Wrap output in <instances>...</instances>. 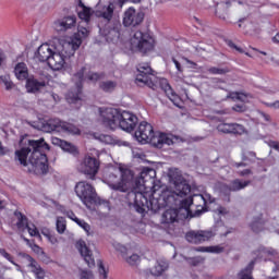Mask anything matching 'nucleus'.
I'll use <instances>...</instances> for the list:
<instances>
[{"label": "nucleus", "instance_id": "8fccbe9b", "mask_svg": "<svg viewBox=\"0 0 279 279\" xmlns=\"http://www.w3.org/2000/svg\"><path fill=\"white\" fill-rule=\"evenodd\" d=\"M217 130L222 134H232V123H221L217 126Z\"/></svg>", "mask_w": 279, "mask_h": 279}, {"label": "nucleus", "instance_id": "72a5a7b5", "mask_svg": "<svg viewBox=\"0 0 279 279\" xmlns=\"http://www.w3.org/2000/svg\"><path fill=\"white\" fill-rule=\"evenodd\" d=\"M60 128V123L57 120L50 119L41 124L43 132L51 133L56 132Z\"/></svg>", "mask_w": 279, "mask_h": 279}, {"label": "nucleus", "instance_id": "a18cd8bd", "mask_svg": "<svg viewBox=\"0 0 279 279\" xmlns=\"http://www.w3.org/2000/svg\"><path fill=\"white\" fill-rule=\"evenodd\" d=\"M56 226H57V232L59 234H64V232L66 231V220H64V217H58Z\"/></svg>", "mask_w": 279, "mask_h": 279}, {"label": "nucleus", "instance_id": "864d4df0", "mask_svg": "<svg viewBox=\"0 0 279 279\" xmlns=\"http://www.w3.org/2000/svg\"><path fill=\"white\" fill-rule=\"evenodd\" d=\"M137 71L154 74V70L151 69V65H149V63H140L137 65Z\"/></svg>", "mask_w": 279, "mask_h": 279}, {"label": "nucleus", "instance_id": "e433bc0d", "mask_svg": "<svg viewBox=\"0 0 279 279\" xmlns=\"http://www.w3.org/2000/svg\"><path fill=\"white\" fill-rule=\"evenodd\" d=\"M98 88L102 90V93H114L117 88V82L114 81H101L98 84Z\"/></svg>", "mask_w": 279, "mask_h": 279}, {"label": "nucleus", "instance_id": "423d86ee", "mask_svg": "<svg viewBox=\"0 0 279 279\" xmlns=\"http://www.w3.org/2000/svg\"><path fill=\"white\" fill-rule=\"evenodd\" d=\"M86 71H88V68H86V65H83L73 75L74 87H71L65 94V101L70 104V106H78V108L80 106H82V95H84V82H86L84 75L86 74Z\"/></svg>", "mask_w": 279, "mask_h": 279}, {"label": "nucleus", "instance_id": "2eb2a0df", "mask_svg": "<svg viewBox=\"0 0 279 279\" xmlns=\"http://www.w3.org/2000/svg\"><path fill=\"white\" fill-rule=\"evenodd\" d=\"M255 260H264V263H269L271 258L278 256V251L274 247H267L265 245H259L255 251H253Z\"/></svg>", "mask_w": 279, "mask_h": 279}, {"label": "nucleus", "instance_id": "338daca9", "mask_svg": "<svg viewBox=\"0 0 279 279\" xmlns=\"http://www.w3.org/2000/svg\"><path fill=\"white\" fill-rule=\"evenodd\" d=\"M19 256L21 258H25L29 264L34 263L36 259H34V257H32V255L24 253V252H20Z\"/></svg>", "mask_w": 279, "mask_h": 279}, {"label": "nucleus", "instance_id": "4c0bfd02", "mask_svg": "<svg viewBox=\"0 0 279 279\" xmlns=\"http://www.w3.org/2000/svg\"><path fill=\"white\" fill-rule=\"evenodd\" d=\"M61 129L63 130V132H68V134H74L76 136H80V134H82V131L80 130V128H77L73 123L63 122L61 124Z\"/></svg>", "mask_w": 279, "mask_h": 279}, {"label": "nucleus", "instance_id": "6e6552de", "mask_svg": "<svg viewBox=\"0 0 279 279\" xmlns=\"http://www.w3.org/2000/svg\"><path fill=\"white\" fill-rule=\"evenodd\" d=\"M170 184L173 185L174 193L178 197H186L191 193V183L182 175L178 169H170L168 172Z\"/></svg>", "mask_w": 279, "mask_h": 279}, {"label": "nucleus", "instance_id": "0eeeda50", "mask_svg": "<svg viewBox=\"0 0 279 279\" xmlns=\"http://www.w3.org/2000/svg\"><path fill=\"white\" fill-rule=\"evenodd\" d=\"M99 167H101V161L99 160V151L95 150L94 154L88 153L85 155L80 165V171L86 175L88 180H95L99 173Z\"/></svg>", "mask_w": 279, "mask_h": 279}, {"label": "nucleus", "instance_id": "5fc2aeb1", "mask_svg": "<svg viewBox=\"0 0 279 279\" xmlns=\"http://www.w3.org/2000/svg\"><path fill=\"white\" fill-rule=\"evenodd\" d=\"M75 223H77V226H80V228H83V230H85V232H89L90 231V225H88V222L75 217L74 219Z\"/></svg>", "mask_w": 279, "mask_h": 279}, {"label": "nucleus", "instance_id": "58836bf2", "mask_svg": "<svg viewBox=\"0 0 279 279\" xmlns=\"http://www.w3.org/2000/svg\"><path fill=\"white\" fill-rule=\"evenodd\" d=\"M219 191L222 195L223 202H227L228 204H230V195H232V193H233L232 187L230 185L223 183L219 186Z\"/></svg>", "mask_w": 279, "mask_h": 279}, {"label": "nucleus", "instance_id": "c9c22d12", "mask_svg": "<svg viewBox=\"0 0 279 279\" xmlns=\"http://www.w3.org/2000/svg\"><path fill=\"white\" fill-rule=\"evenodd\" d=\"M191 206H193V196L183 198L180 202L179 208H177V210H179V213H182V210H185L186 215H191Z\"/></svg>", "mask_w": 279, "mask_h": 279}, {"label": "nucleus", "instance_id": "9d476101", "mask_svg": "<svg viewBox=\"0 0 279 279\" xmlns=\"http://www.w3.org/2000/svg\"><path fill=\"white\" fill-rule=\"evenodd\" d=\"M75 193L81 199V202L86 206L87 208L89 206H93V202L95 201V197L97 195V192L95 191V187L90 185V183H86L84 181L78 182L75 186Z\"/></svg>", "mask_w": 279, "mask_h": 279}, {"label": "nucleus", "instance_id": "a878e982", "mask_svg": "<svg viewBox=\"0 0 279 279\" xmlns=\"http://www.w3.org/2000/svg\"><path fill=\"white\" fill-rule=\"evenodd\" d=\"M241 160L240 162H234L233 167L235 169H240V167H250V165H254L256 162V151H245L241 153Z\"/></svg>", "mask_w": 279, "mask_h": 279}, {"label": "nucleus", "instance_id": "c756f323", "mask_svg": "<svg viewBox=\"0 0 279 279\" xmlns=\"http://www.w3.org/2000/svg\"><path fill=\"white\" fill-rule=\"evenodd\" d=\"M88 34H89L88 28H86L82 25L77 26V35H75L76 43H74L72 45V47H73L72 56H73V53H75V49H80V45H82V38H88ZM77 36H82V37H77Z\"/></svg>", "mask_w": 279, "mask_h": 279}, {"label": "nucleus", "instance_id": "bf43d9fd", "mask_svg": "<svg viewBox=\"0 0 279 279\" xmlns=\"http://www.w3.org/2000/svg\"><path fill=\"white\" fill-rule=\"evenodd\" d=\"M81 279H95V276L90 270H81Z\"/></svg>", "mask_w": 279, "mask_h": 279}, {"label": "nucleus", "instance_id": "37998d69", "mask_svg": "<svg viewBox=\"0 0 279 279\" xmlns=\"http://www.w3.org/2000/svg\"><path fill=\"white\" fill-rule=\"evenodd\" d=\"M185 239L189 243H194V245H199V231H189L185 234Z\"/></svg>", "mask_w": 279, "mask_h": 279}, {"label": "nucleus", "instance_id": "0e129e2a", "mask_svg": "<svg viewBox=\"0 0 279 279\" xmlns=\"http://www.w3.org/2000/svg\"><path fill=\"white\" fill-rule=\"evenodd\" d=\"M31 250L35 252V254H45V251H43V247H40L36 242L33 240V246H31Z\"/></svg>", "mask_w": 279, "mask_h": 279}, {"label": "nucleus", "instance_id": "f257e3e1", "mask_svg": "<svg viewBox=\"0 0 279 279\" xmlns=\"http://www.w3.org/2000/svg\"><path fill=\"white\" fill-rule=\"evenodd\" d=\"M27 147H22L20 150L15 151V156L23 167H27V156L28 163L32 165L35 173L40 175H47L49 173V158L47 157V151H51V146L46 143L45 137L39 140H28Z\"/></svg>", "mask_w": 279, "mask_h": 279}, {"label": "nucleus", "instance_id": "13d9d810", "mask_svg": "<svg viewBox=\"0 0 279 279\" xmlns=\"http://www.w3.org/2000/svg\"><path fill=\"white\" fill-rule=\"evenodd\" d=\"M238 175H240V178H247V175H254V171H252L251 168H247V169L238 171Z\"/></svg>", "mask_w": 279, "mask_h": 279}, {"label": "nucleus", "instance_id": "603ef678", "mask_svg": "<svg viewBox=\"0 0 279 279\" xmlns=\"http://www.w3.org/2000/svg\"><path fill=\"white\" fill-rule=\"evenodd\" d=\"M226 248L223 246L214 245V246H207V253L208 254H221L223 253Z\"/></svg>", "mask_w": 279, "mask_h": 279}, {"label": "nucleus", "instance_id": "b1692460", "mask_svg": "<svg viewBox=\"0 0 279 279\" xmlns=\"http://www.w3.org/2000/svg\"><path fill=\"white\" fill-rule=\"evenodd\" d=\"M151 73L137 71V74L135 76V84L137 86H148V88H151L153 90H156V83L151 80Z\"/></svg>", "mask_w": 279, "mask_h": 279}, {"label": "nucleus", "instance_id": "6ab92c4d", "mask_svg": "<svg viewBox=\"0 0 279 279\" xmlns=\"http://www.w3.org/2000/svg\"><path fill=\"white\" fill-rule=\"evenodd\" d=\"M75 23H77V17L75 15H66L60 20H56L53 27L57 32H66V29L75 27Z\"/></svg>", "mask_w": 279, "mask_h": 279}, {"label": "nucleus", "instance_id": "774afa93", "mask_svg": "<svg viewBox=\"0 0 279 279\" xmlns=\"http://www.w3.org/2000/svg\"><path fill=\"white\" fill-rule=\"evenodd\" d=\"M227 99H238L239 101H241V94L239 92L229 93Z\"/></svg>", "mask_w": 279, "mask_h": 279}, {"label": "nucleus", "instance_id": "473e14b6", "mask_svg": "<svg viewBox=\"0 0 279 279\" xmlns=\"http://www.w3.org/2000/svg\"><path fill=\"white\" fill-rule=\"evenodd\" d=\"M250 184H252L251 180L241 181V179H235L231 181L230 186L233 193H236L238 191H243V189H246Z\"/></svg>", "mask_w": 279, "mask_h": 279}, {"label": "nucleus", "instance_id": "c85d7f7f", "mask_svg": "<svg viewBox=\"0 0 279 279\" xmlns=\"http://www.w3.org/2000/svg\"><path fill=\"white\" fill-rule=\"evenodd\" d=\"M13 73L20 82H25L29 75V69H27V64L25 62L16 63Z\"/></svg>", "mask_w": 279, "mask_h": 279}, {"label": "nucleus", "instance_id": "1a4fd4ad", "mask_svg": "<svg viewBox=\"0 0 279 279\" xmlns=\"http://www.w3.org/2000/svg\"><path fill=\"white\" fill-rule=\"evenodd\" d=\"M132 45H135L137 51L145 56L146 53H149V51H154L156 40L151 34L143 31H136L132 37Z\"/></svg>", "mask_w": 279, "mask_h": 279}, {"label": "nucleus", "instance_id": "7ed1b4c3", "mask_svg": "<svg viewBox=\"0 0 279 279\" xmlns=\"http://www.w3.org/2000/svg\"><path fill=\"white\" fill-rule=\"evenodd\" d=\"M102 125L109 130H123V132L132 133L138 125V117L130 111H121L114 108H107L102 113Z\"/></svg>", "mask_w": 279, "mask_h": 279}, {"label": "nucleus", "instance_id": "f3484780", "mask_svg": "<svg viewBox=\"0 0 279 279\" xmlns=\"http://www.w3.org/2000/svg\"><path fill=\"white\" fill-rule=\"evenodd\" d=\"M134 180V173L128 168L120 167V186L122 190H118L120 193H128L130 191V184Z\"/></svg>", "mask_w": 279, "mask_h": 279}, {"label": "nucleus", "instance_id": "ddd939ff", "mask_svg": "<svg viewBox=\"0 0 279 279\" xmlns=\"http://www.w3.org/2000/svg\"><path fill=\"white\" fill-rule=\"evenodd\" d=\"M76 250H78V253L81 254L82 258L85 260L87 267L89 269H93L95 267V258L93 257V251L86 245V241L83 239H80L75 243Z\"/></svg>", "mask_w": 279, "mask_h": 279}, {"label": "nucleus", "instance_id": "c03bdc74", "mask_svg": "<svg viewBox=\"0 0 279 279\" xmlns=\"http://www.w3.org/2000/svg\"><path fill=\"white\" fill-rule=\"evenodd\" d=\"M231 134H234L235 136L245 134V126L239 123H231Z\"/></svg>", "mask_w": 279, "mask_h": 279}, {"label": "nucleus", "instance_id": "4d7b16f0", "mask_svg": "<svg viewBox=\"0 0 279 279\" xmlns=\"http://www.w3.org/2000/svg\"><path fill=\"white\" fill-rule=\"evenodd\" d=\"M98 270L100 276H102L104 279H108V271L106 270V266H104V262L99 260L98 263Z\"/></svg>", "mask_w": 279, "mask_h": 279}, {"label": "nucleus", "instance_id": "69168bd1", "mask_svg": "<svg viewBox=\"0 0 279 279\" xmlns=\"http://www.w3.org/2000/svg\"><path fill=\"white\" fill-rule=\"evenodd\" d=\"M266 143H267L268 147H270L271 149H275L276 151H279V143H278V141L269 140Z\"/></svg>", "mask_w": 279, "mask_h": 279}, {"label": "nucleus", "instance_id": "49530a36", "mask_svg": "<svg viewBox=\"0 0 279 279\" xmlns=\"http://www.w3.org/2000/svg\"><path fill=\"white\" fill-rule=\"evenodd\" d=\"M0 82L1 84H4L5 90H12L14 88V82L10 80V75H0Z\"/></svg>", "mask_w": 279, "mask_h": 279}, {"label": "nucleus", "instance_id": "79ce46f5", "mask_svg": "<svg viewBox=\"0 0 279 279\" xmlns=\"http://www.w3.org/2000/svg\"><path fill=\"white\" fill-rule=\"evenodd\" d=\"M169 269V263L165 262V260H160L157 263V265L155 266V272L154 276H162L163 271H167Z\"/></svg>", "mask_w": 279, "mask_h": 279}, {"label": "nucleus", "instance_id": "4468645a", "mask_svg": "<svg viewBox=\"0 0 279 279\" xmlns=\"http://www.w3.org/2000/svg\"><path fill=\"white\" fill-rule=\"evenodd\" d=\"M14 215L15 217H17L16 228H19V230H27L31 236H38V239H40V231H38V228H36V225H33L34 229L29 227V222L25 214L21 211H15Z\"/></svg>", "mask_w": 279, "mask_h": 279}, {"label": "nucleus", "instance_id": "393cba45", "mask_svg": "<svg viewBox=\"0 0 279 279\" xmlns=\"http://www.w3.org/2000/svg\"><path fill=\"white\" fill-rule=\"evenodd\" d=\"M52 54L53 50L51 49V46H49V44H43L35 52V58L38 59L39 62H47L48 64Z\"/></svg>", "mask_w": 279, "mask_h": 279}, {"label": "nucleus", "instance_id": "4be33fe9", "mask_svg": "<svg viewBox=\"0 0 279 279\" xmlns=\"http://www.w3.org/2000/svg\"><path fill=\"white\" fill-rule=\"evenodd\" d=\"M52 145L60 147L62 151H65L66 154H71L72 156H77V154H80L77 146H75L73 143L61 140L59 137H52Z\"/></svg>", "mask_w": 279, "mask_h": 279}, {"label": "nucleus", "instance_id": "7c9ffc66", "mask_svg": "<svg viewBox=\"0 0 279 279\" xmlns=\"http://www.w3.org/2000/svg\"><path fill=\"white\" fill-rule=\"evenodd\" d=\"M97 140L100 141V143H105V145H119V147H121V145H124V147H128V142H121L114 138V136L112 135L100 134L98 135Z\"/></svg>", "mask_w": 279, "mask_h": 279}, {"label": "nucleus", "instance_id": "f8f14e48", "mask_svg": "<svg viewBox=\"0 0 279 279\" xmlns=\"http://www.w3.org/2000/svg\"><path fill=\"white\" fill-rule=\"evenodd\" d=\"M143 21H145V12L136 11L134 7H131L125 10L122 23L124 27H138Z\"/></svg>", "mask_w": 279, "mask_h": 279}, {"label": "nucleus", "instance_id": "dca6fc26", "mask_svg": "<svg viewBox=\"0 0 279 279\" xmlns=\"http://www.w3.org/2000/svg\"><path fill=\"white\" fill-rule=\"evenodd\" d=\"M25 82L26 93L29 95H38L47 86V81H38L34 75H31Z\"/></svg>", "mask_w": 279, "mask_h": 279}, {"label": "nucleus", "instance_id": "cd10ccee", "mask_svg": "<svg viewBox=\"0 0 279 279\" xmlns=\"http://www.w3.org/2000/svg\"><path fill=\"white\" fill-rule=\"evenodd\" d=\"M230 5H232V1L230 0H222L220 2H217L215 11L216 16H218V19H221L222 21H226V19H228V10Z\"/></svg>", "mask_w": 279, "mask_h": 279}, {"label": "nucleus", "instance_id": "ea45409f", "mask_svg": "<svg viewBox=\"0 0 279 279\" xmlns=\"http://www.w3.org/2000/svg\"><path fill=\"white\" fill-rule=\"evenodd\" d=\"M28 267H32L33 274H35L37 278H45V269H43V267L38 264V262H36V259L33 263L28 264Z\"/></svg>", "mask_w": 279, "mask_h": 279}, {"label": "nucleus", "instance_id": "6e6d98bb", "mask_svg": "<svg viewBox=\"0 0 279 279\" xmlns=\"http://www.w3.org/2000/svg\"><path fill=\"white\" fill-rule=\"evenodd\" d=\"M0 254H1V256H3V258L9 260V263H11V265L16 266V263L14 262V256H12L10 253L5 252V248H0Z\"/></svg>", "mask_w": 279, "mask_h": 279}, {"label": "nucleus", "instance_id": "aec40b11", "mask_svg": "<svg viewBox=\"0 0 279 279\" xmlns=\"http://www.w3.org/2000/svg\"><path fill=\"white\" fill-rule=\"evenodd\" d=\"M266 226L267 219H265V215H263V213L254 216L248 223V228L254 232V234H260V232H265Z\"/></svg>", "mask_w": 279, "mask_h": 279}, {"label": "nucleus", "instance_id": "20e7f679", "mask_svg": "<svg viewBox=\"0 0 279 279\" xmlns=\"http://www.w3.org/2000/svg\"><path fill=\"white\" fill-rule=\"evenodd\" d=\"M97 19H102L98 23L99 33L107 40H114L121 36V20L114 16V3L109 2L96 10Z\"/></svg>", "mask_w": 279, "mask_h": 279}, {"label": "nucleus", "instance_id": "f03ea898", "mask_svg": "<svg viewBox=\"0 0 279 279\" xmlns=\"http://www.w3.org/2000/svg\"><path fill=\"white\" fill-rule=\"evenodd\" d=\"M134 137L142 145H147V143H149L153 147H156V149H162L165 145H175V143H180L181 141L178 135L156 133L154 131V126L147 121H142L138 124V128L134 133Z\"/></svg>", "mask_w": 279, "mask_h": 279}, {"label": "nucleus", "instance_id": "3c124183", "mask_svg": "<svg viewBox=\"0 0 279 279\" xmlns=\"http://www.w3.org/2000/svg\"><path fill=\"white\" fill-rule=\"evenodd\" d=\"M125 260L129 265L134 267L141 263V256H138V254H132L130 257H125Z\"/></svg>", "mask_w": 279, "mask_h": 279}, {"label": "nucleus", "instance_id": "bb28decb", "mask_svg": "<svg viewBox=\"0 0 279 279\" xmlns=\"http://www.w3.org/2000/svg\"><path fill=\"white\" fill-rule=\"evenodd\" d=\"M182 217H180V209L169 208L166 209L161 216L162 223H178Z\"/></svg>", "mask_w": 279, "mask_h": 279}, {"label": "nucleus", "instance_id": "680f3d73", "mask_svg": "<svg viewBox=\"0 0 279 279\" xmlns=\"http://www.w3.org/2000/svg\"><path fill=\"white\" fill-rule=\"evenodd\" d=\"M171 60H172L173 64L175 65L178 73H184V68H182V63H180V61H178V59H175V57H172Z\"/></svg>", "mask_w": 279, "mask_h": 279}, {"label": "nucleus", "instance_id": "412c9836", "mask_svg": "<svg viewBox=\"0 0 279 279\" xmlns=\"http://www.w3.org/2000/svg\"><path fill=\"white\" fill-rule=\"evenodd\" d=\"M221 228H226V225L222 220H218L211 230H201L198 231V239L199 243H205V241H208L213 239V236L217 235V232L221 230Z\"/></svg>", "mask_w": 279, "mask_h": 279}, {"label": "nucleus", "instance_id": "5701e85b", "mask_svg": "<svg viewBox=\"0 0 279 279\" xmlns=\"http://www.w3.org/2000/svg\"><path fill=\"white\" fill-rule=\"evenodd\" d=\"M47 64L50 69H53V71H60L64 69V65L66 64V56L62 52L53 51Z\"/></svg>", "mask_w": 279, "mask_h": 279}, {"label": "nucleus", "instance_id": "9b49d317", "mask_svg": "<svg viewBox=\"0 0 279 279\" xmlns=\"http://www.w3.org/2000/svg\"><path fill=\"white\" fill-rule=\"evenodd\" d=\"M119 175H121V167L109 165L104 170V180L112 191H123V186L119 184Z\"/></svg>", "mask_w": 279, "mask_h": 279}, {"label": "nucleus", "instance_id": "39448f33", "mask_svg": "<svg viewBox=\"0 0 279 279\" xmlns=\"http://www.w3.org/2000/svg\"><path fill=\"white\" fill-rule=\"evenodd\" d=\"M129 197H133L134 202L129 203V207L133 208L138 215H145L146 210L151 213H160L162 208L167 207V199L165 196L149 197L145 196L142 192H131Z\"/></svg>", "mask_w": 279, "mask_h": 279}, {"label": "nucleus", "instance_id": "09e8293b", "mask_svg": "<svg viewBox=\"0 0 279 279\" xmlns=\"http://www.w3.org/2000/svg\"><path fill=\"white\" fill-rule=\"evenodd\" d=\"M230 70L228 68H217V66H211L208 69V73L211 75H226V73H229Z\"/></svg>", "mask_w": 279, "mask_h": 279}, {"label": "nucleus", "instance_id": "de8ad7c7", "mask_svg": "<svg viewBox=\"0 0 279 279\" xmlns=\"http://www.w3.org/2000/svg\"><path fill=\"white\" fill-rule=\"evenodd\" d=\"M92 204H95V206H104L105 208H108L110 210V201L104 199L99 197L97 194L94 201H92Z\"/></svg>", "mask_w": 279, "mask_h": 279}, {"label": "nucleus", "instance_id": "2f4dec72", "mask_svg": "<svg viewBox=\"0 0 279 279\" xmlns=\"http://www.w3.org/2000/svg\"><path fill=\"white\" fill-rule=\"evenodd\" d=\"M84 80H87V82H92V84H97V82L106 80V72L89 71L88 74L84 76Z\"/></svg>", "mask_w": 279, "mask_h": 279}, {"label": "nucleus", "instance_id": "a211bd4d", "mask_svg": "<svg viewBox=\"0 0 279 279\" xmlns=\"http://www.w3.org/2000/svg\"><path fill=\"white\" fill-rule=\"evenodd\" d=\"M159 86L163 93H166L168 99L172 101L173 106L177 108H180V96L173 90L171 87V84H169V81L167 78H161L159 82Z\"/></svg>", "mask_w": 279, "mask_h": 279}, {"label": "nucleus", "instance_id": "f704fd0d", "mask_svg": "<svg viewBox=\"0 0 279 279\" xmlns=\"http://www.w3.org/2000/svg\"><path fill=\"white\" fill-rule=\"evenodd\" d=\"M153 178H156V170L150 167H143L140 172V179L143 182H147V180H151Z\"/></svg>", "mask_w": 279, "mask_h": 279}, {"label": "nucleus", "instance_id": "052dcab7", "mask_svg": "<svg viewBox=\"0 0 279 279\" xmlns=\"http://www.w3.org/2000/svg\"><path fill=\"white\" fill-rule=\"evenodd\" d=\"M116 250L120 252V254L122 255V258H125L128 256V247H125L124 245L118 244L116 246Z\"/></svg>", "mask_w": 279, "mask_h": 279}, {"label": "nucleus", "instance_id": "e2e57ef3", "mask_svg": "<svg viewBox=\"0 0 279 279\" xmlns=\"http://www.w3.org/2000/svg\"><path fill=\"white\" fill-rule=\"evenodd\" d=\"M204 213H208V208L203 207L202 209H196L193 214V211H191L190 217H202V215H204Z\"/></svg>", "mask_w": 279, "mask_h": 279}, {"label": "nucleus", "instance_id": "a19ab883", "mask_svg": "<svg viewBox=\"0 0 279 279\" xmlns=\"http://www.w3.org/2000/svg\"><path fill=\"white\" fill-rule=\"evenodd\" d=\"M77 15L81 21H84L85 23H90V16H93V9H90V7H86L85 9H82V11L77 13Z\"/></svg>", "mask_w": 279, "mask_h": 279}]
</instances>
